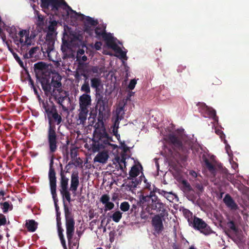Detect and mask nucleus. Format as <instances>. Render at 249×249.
I'll list each match as a JSON object with an SVG mask.
<instances>
[{
	"mask_svg": "<svg viewBox=\"0 0 249 249\" xmlns=\"http://www.w3.org/2000/svg\"><path fill=\"white\" fill-rule=\"evenodd\" d=\"M61 168L60 173V178L59 184V190L63 199L67 237L68 244L70 245L74 234L75 222L73 218L71 216V212L68 206L65 204L64 199H65L69 203L71 202V199L70 191H71L73 196H75L80 183L78 172L77 171L73 172L71 175L70 187L69 189L68 183L69 179L66 177L65 174V171L63 170L61 165Z\"/></svg>",
	"mask_w": 249,
	"mask_h": 249,
	"instance_id": "f257e3e1",
	"label": "nucleus"
},
{
	"mask_svg": "<svg viewBox=\"0 0 249 249\" xmlns=\"http://www.w3.org/2000/svg\"><path fill=\"white\" fill-rule=\"evenodd\" d=\"M49 126L47 133V139L51 153H54L57 149V136L56 132V124H59L62 121L61 116L58 114L57 110L47 115Z\"/></svg>",
	"mask_w": 249,
	"mask_h": 249,
	"instance_id": "f03ea898",
	"label": "nucleus"
},
{
	"mask_svg": "<svg viewBox=\"0 0 249 249\" xmlns=\"http://www.w3.org/2000/svg\"><path fill=\"white\" fill-rule=\"evenodd\" d=\"M95 127L92 138L93 150L99 151L108 145H112L110 143L113 142L112 137L107 133L104 123L95 124Z\"/></svg>",
	"mask_w": 249,
	"mask_h": 249,
	"instance_id": "7ed1b4c3",
	"label": "nucleus"
},
{
	"mask_svg": "<svg viewBox=\"0 0 249 249\" xmlns=\"http://www.w3.org/2000/svg\"><path fill=\"white\" fill-rule=\"evenodd\" d=\"M96 105L95 106V112L91 111L90 116L89 118L93 119L91 122L94 123L97 118L98 123L95 124L103 123V120L105 118L107 113V109L108 107V100L106 96H104L103 93L95 95Z\"/></svg>",
	"mask_w": 249,
	"mask_h": 249,
	"instance_id": "20e7f679",
	"label": "nucleus"
},
{
	"mask_svg": "<svg viewBox=\"0 0 249 249\" xmlns=\"http://www.w3.org/2000/svg\"><path fill=\"white\" fill-rule=\"evenodd\" d=\"M142 200L147 203L145 210L150 214L153 213V211H156V213H164L166 211L164 208V204L155 195L154 191H151L149 195L143 196Z\"/></svg>",
	"mask_w": 249,
	"mask_h": 249,
	"instance_id": "39448f33",
	"label": "nucleus"
},
{
	"mask_svg": "<svg viewBox=\"0 0 249 249\" xmlns=\"http://www.w3.org/2000/svg\"><path fill=\"white\" fill-rule=\"evenodd\" d=\"M106 26L104 25H98L94 30L96 37L98 39H103L107 45L113 50H116L117 45L114 41L113 36L110 33L106 32Z\"/></svg>",
	"mask_w": 249,
	"mask_h": 249,
	"instance_id": "423d86ee",
	"label": "nucleus"
},
{
	"mask_svg": "<svg viewBox=\"0 0 249 249\" xmlns=\"http://www.w3.org/2000/svg\"><path fill=\"white\" fill-rule=\"evenodd\" d=\"M188 214H190L192 217V213L189 211ZM188 221L189 225L195 230L199 231L201 233L205 235H209L212 232V230L210 226L201 218L194 216L192 219L188 218Z\"/></svg>",
	"mask_w": 249,
	"mask_h": 249,
	"instance_id": "0eeeda50",
	"label": "nucleus"
},
{
	"mask_svg": "<svg viewBox=\"0 0 249 249\" xmlns=\"http://www.w3.org/2000/svg\"><path fill=\"white\" fill-rule=\"evenodd\" d=\"M41 7L44 9L51 8L52 10L57 11L62 6H67L69 9H71L64 0H40Z\"/></svg>",
	"mask_w": 249,
	"mask_h": 249,
	"instance_id": "6e6552de",
	"label": "nucleus"
},
{
	"mask_svg": "<svg viewBox=\"0 0 249 249\" xmlns=\"http://www.w3.org/2000/svg\"><path fill=\"white\" fill-rule=\"evenodd\" d=\"M165 213H160L156 214L152 219L151 223L156 233L160 234L164 230L162 219Z\"/></svg>",
	"mask_w": 249,
	"mask_h": 249,
	"instance_id": "1a4fd4ad",
	"label": "nucleus"
},
{
	"mask_svg": "<svg viewBox=\"0 0 249 249\" xmlns=\"http://www.w3.org/2000/svg\"><path fill=\"white\" fill-rule=\"evenodd\" d=\"M63 91V90L62 89H53L52 97H53L56 102L61 106L63 110L65 111L67 110L68 109L67 107L64 105L63 102L65 99L70 100V99L69 98H68L66 96H63L61 95V93Z\"/></svg>",
	"mask_w": 249,
	"mask_h": 249,
	"instance_id": "9d476101",
	"label": "nucleus"
},
{
	"mask_svg": "<svg viewBox=\"0 0 249 249\" xmlns=\"http://www.w3.org/2000/svg\"><path fill=\"white\" fill-rule=\"evenodd\" d=\"M41 83L42 88L44 91L45 94L47 96L52 97L53 90H52V85L50 82L49 79L42 77L38 79Z\"/></svg>",
	"mask_w": 249,
	"mask_h": 249,
	"instance_id": "9b49d317",
	"label": "nucleus"
},
{
	"mask_svg": "<svg viewBox=\"0 0 249 249\" xmlns=\"http://www.w3.org/2000/svg\"><path fill=\"white\" fill-rule=\"evenodd\" d=\"M49 179L50 188L53 190L54 187H56V173L53 168V159L51 160L49 165Z\"/></svg>",
	"mask_w": 249,
	"mask_h": 249,
	"instance_id": "f8f14e48",
	"label": "nucleus"
},
{
	"mask_svg": "<svg viewBox=\"0 0 249 249\" xmlns=\"http://www.w3.org/2000/svg\"><path fill=\"white\" fill-rule=\"evenodd\" d=\"M49 101L41 100L42 107L44 110L46 116L50 114L57 110L56 106L53 101H51V97H49Z\"/></svg>",
	"mask_w": 249,
	"mask_h": 249,
	"instance_id": "ddd939ff",
	"label": "nucleus"
},
{
	"mask_svg": "<svg viewBox=\"0 0 249 249\" xmlns=\"http://www.w3.org/2000/svg\"><path fill=\"white\" fill-rule=\"evenodd\" d=\"M48 66L44 62L40 61L35 63L34 66V71L37 79L43 77L42 75L47 70Z\"/></svg>",
	"mask_w": 249,
	"mask_h": 249,
	"instance_id": "4468645a",
	"label": "nucleus"
},
{
	"mask_svg": "<svg viewBox=\"0 0 249 249\" xmlns=\"http://www.w3.org/2000/svg\"><path fill=\"white\" fill-rule=\"evenodd\" d=\"M55 35H51L50 34H47L46 40L43 44V47L46 50V52L49 53L54 49Z\"/></svg>",
	"mask_w": 249,
	"mask_h": 249,
	"instance_id": "2eb2a0df",
	"label": "nucleus"
},
{
	"mask_svg": "<svg viewBox=\"0 0 249 249\" xmlns=\"http://www.w3.org/2000/svg\"><path fill=\"white\" fill-rule=\"evenodd\" d=\"M90 85L92 89H95V95L103 93V84L99 77H94L90 79Z\"/></svg>",
	"mask_w": 249,
	"mask_h": 249,
	"instance_id": "dca6fc26",
	"label": "nucleus"
},
{
	"mask_svg": "<svg viewBox=\"0 0 249 249\" xmlns=\"http://www.w3.org/2000/svg\"><path fill=\"white\" fill-rule=\"evenodd\" d=\"M91 104V96L89 94H83L79 97L80 108L88 109Z\"/></svg>",
	"mask_w": 249,
	"mask_h": 249,
	"instance_id": "f3484780",
	"label": "nucleus"
},
{
	"mask_svg": "<svg viewBox=\"0 0 249 249\" xmlns=\"http://www.w3.org/2000/svg\"><path fill=\"white\" fill-rule=\"evenodd\" d=\"M70 10L72 13H74L75 15H77V16L80 18V19L81 20H85V21H84V23L91 25L93 27L96 26L98 24V20L96 19H94L92 18H91L89 16H86L84 15L81 13H78L76 12L75 11L73 10L71 8V9H70Z\"/></svg>",
	"mask_w": 249,
	"mask_h": 249,
	"instance_id": "a211bd4d",
	"label": "nucleus"
},
{
	"mask_svg": "<svg viewBox=\"0 0 249 249\" xmlns=\"http://www.w3.org/2000/svg\"><path fill=\"white\" fill-rule=\"evenodd\" d=\"M79 112L76 119L77 124L78 125L82 124L84 125L86 124L88 114L89 112V109L79 108Z\"/></svg>",
	"mask_w": 249,
	"mask_h": 249,
	"instance_id": "6ab92c4d",
	"label": "nucleus"
},
{
	"mask_svg": "<svg viewBox=\"0 0 249 249\" xmlns=\"http://www.w3.org/2000/svg\"><path fill=\"white\" fill-rule=\"evenodd\" d=\"M223 202L227 207L231 210H237L239 208L233 199L228 194L225 195L223 199Z\"/></svg>",
	"mask_w": 249,
	"mask_h": 249,
	"instance_id": "aec40b11",
	"label": "nucleus"
},
{
	"mask_svg": "<svg viewBox=\"0 0 249 249\" xmlns=\"http://www.w3.org/2000/svg\"><path fill=\"white\" fill-rule=\"evenodd\" d=\"M10 35L13 39L14 43L18 46V47H20L21 50H25V47L23 45L25 43H27V41H24V39H19L18 36L17 35L16 33H13L12 32Z\"/></svg>",
	"mask_w": 249,
	"mask_h": 249,
	"instance_id": "412c9836",
	"label": "nucleus"
},
{
	"mask_svg": "<svg viewBox=\"0 0 249 249\" xmlns=\"http://www.w3.org/2000/svg\"><path fill=\"white\" fill-rule=\"evenodd\" d=\"M62 77L59 74H55L53 76L51 84L52 86L53 87V89H61L62 83H61Z\"/></svg>",
	"mask_w": 249,
	"mask_h": 249,
	"instance_id": "4be33fe9",
	"label": "nucleus"
},
{
	"mask_svg": "<svg viewBox=\"0 0 249 249\" xmlns=\"http://www.w3.org/2000/svg\"><path fill=\"white\" fill-rule=\"evenodd\" d=\"M29 33V30H24L21 29L19 31L18 33V36L19 37V39H24L23 37L25 36V38L24 39V41H27V43H25V44H23L25 48L29 47L31 46V43L29 42H28V33Z\"/></svg>",
	"mask_w": 249,
	"mask_h": 249,
	"instance_id": "5701e85b",
	"label": "nucleus"
},
{
	"mask_svg": "<svg viewBox=\"0 0 249 249\" xmlns=\"http://www.w3.org/2000/svg\"><path fill=\"white\" fill-rule=\"evenodd\" d=\"M169 141L175 146L181 147L182 146V143L179 137L177 136L175 134H170L168 137Z\"/></svg>",
	"mask_w": 249,
	"mask_h": 249,
	"instance_id": "b1692460",
	"label": "nucleus"
},
{
	"mask_svg": "<svg viewBox=\"0 0 249 249\" xmlns=\"http://www.w3.org/2000/svg\"><path fill=\"white\" fill-rule=\"evenodd\" d=\"M108 158V155L106 152L99 153L94 158V160L100 163H106Z\"/></svg>",
	"mask_w": 249,
	"mask_h": 249,
	"instance_id": "393cba45",
	"label": "nucleus"
},
{
	"mask_svg": "<svg viewBox=\"0 0 249 249\" xmlns=\"http://www.w3.org/2000/svg\"><path fill=\"white\" fill-rule=\"evenodd\" d=\"M202 160L208 170L212 174L215 176L216 173V168L215 166L209 161V159L205 156H203Z\"/></svg>",
	"mask_w": 249,
	"mask_h": 249,
	"instance_id": "a878e982",
	"label": "nucleus"
},
{
	"mask_svg": "<svg viewBox=\"0 0 249 249\" xmlns=\"http://www.w3.org/2000/svg\"><path fill=\"white\" fill-rule=\"evenodd\" d=\"M38 224L35 220L31 219L26 221L25 227L30 232H34L37 228Z\"/></svg>",
	"mask_w": 249,
	"mask_h": 249,
	"instance_id": "bb28decb",
	"label": "nucleus"
},
{
	"mask_svg": "<svg viewBox=\"0 0 249 249\" xmlns=\"http://www.w3.org/2000/svg\"><path fill=\"white\" fill-rule=\"evenodd\" d=\"M139 179H135L134 180L133 178L132 179H131V181H128V182L126 183V187L130 190H132L133 189H135L137 186L141 183L142 180V177L141 176Z\"/></svg>",
	"mask_w": 249,
	"mask_h": 249,
	"instance_id": "cd10ccee",
	"label": "nucleus"
},
{
	"mask_svg": "<svg viewBox=\"0 0 249 249\" xmlns=\"http://www.w3.org/2000/svg\"><path fill=\"white\" fill-rule=\"evenodd\" d=\"M51 194L52 195V197L54 201L55 209L56 211V214H60V212L59 211V208L57 205L58 199L57 197L56 194V187H54L53 190L52 188H50Z\"/></svg>",
	"mask_w": 249,
	"mask_h": 249,
	"instance_id": "c85d7f7f",
	"label": "nucleus"
},
{
	"mask_svg": "<svg viewBox=\"0 0 249 249\" xmlns=\"http://www.w3.org/2000/svg\"><path fill=\"white\" fill-rule=\"evenodd\" d=\"M0 206L4 213H7L9 211H12L13 209V204L9 201L0 202Z\"/></svg>",
	"mask_w": 249,
	"mask_h": 249,
	"instance_id": "c756f323",
	"label": "nucleus"
},
{
	"mask_svg": "<svg viewBox=\"0 0 249 249\" xmlns=\"http://www.w3.org/2000/svg\"><path fill=\"white\" fill-rule=\"evenodd\" d=\"M37 14V20L36 25L37 27L38 28V30H40L41 31L43 29L44 26V17L41 15L39 12H36Z\"/></svg>",
	"mask_w": 249,
	"mask_h": 249,
	"instance_id": "7c9ffc66",
	"label": "nucleus"
},
{
	"mask_svg": "<svg viewBox=\"0 0 249 249\" xmlns=\"http://www.w3.org/2000/svg\"><path fill=\"white\" fill-rule=\"evenodd\" d=\"M159 193L163 196L170 202H173L176 195L173 194L172 192H168L162 190H159Z\"/></svg>",
	"mask_w": 249,
	"mask_h": 249,
	"instance_id": "2f4dec72",
	"label": "nucleus"
},
{
	"mask_svg": "<svg viewBox=\"0 0 249 249\" xmlns=\"http://www.w3.org/2000/svg\"><path fill=\"white\" fill-rule=\"evenodd\" d=\"M202 105L207 112L209 117L212 118L214 121H217L218 117L216 116L215 110L212 107L206 106L205 104H202Z\"/></svg>",
	"mask_w": 249,
	"mask_h": 249,
	"instance_id": "473e14b6",
	"label": "nucleus"
},
{
	"mask_svg": "<svg viewBox=\"0 0 249 249\" xmlns=\"http://www.w3.org/2000/svg\"><path fill=\"white\" fill-rule=\"evenodd\" d=\"M144 202L142 199L140 201H138L136 203L133 204L131 208V212L134 213L136 215L139 211V209L142 206V204Z\"/></svg>",
	"mask_w": 249,
	"mask_h": 249,
	"instance_id": "72a5a7b5",
	"label": "nucleus"
},
{
	"mask_svg": "<svg viewBox=\"0 0 249 249\" xmlns=\"http://www.w3.org/2000/svg\"><path fill=\"white\" fill-rule=\"evenodd\" d=\"M29 52V55L31 56L32 58L37 59L39 58V54H40L39 48L37 46L32 48Z\"/></svg>",
	"mask_w": 249,
	"mask_h": 249,
	"instance_id": "f704fd0d",
	"label": "nucleus"
},
{
	"mask_svg": "<svg viewBox=\"0 0 249 249\" xmlns=\"http://www.w3.org/2000/svg\"><path fill=\"white\" fill-rule=\"evenodd\" d=\"M139 174L140 170L139 167L136 165H133L129 171V177L128 178V179H132V178H135L139 175Z\"/></svg>",
	"mask_w": 249,
	"mask_h": 249,
	"instance_id": "c9c22d12",
	"label": "nucleus"
},
{
	"mask_svg": "<svg viewBox=\"0 0 249 249\" xmlns=\"http://www.w3.org/2000/svg\"><path fill=\"white\" fill-rule=\"evenodd\" d=\"M76 61L78 62V67L79 70H82L86 65L84 63L87 60V57L85 55L76 56Z\"/></svg>",
	"mask_w": 249,
	"mask_h": 249,
	"instance_id": "e433bc0d",
	"label": "nucleus"
},
{
	"mask_svg": "<svg viewBox=\"0 0 249 249\" xmlns=\"http://www.w3.org/2000/svg\"><path fill=\"white\" fill-rule=\"evenodd\" d=\"M124 112L123 107L117 108L115 111V119H118L119 120H122L124 119Z\"/></svg>",
	"mask_w": 249,
	"mask_h": 249,
	"instance_id": "4c0bfd02",
	"label": "nucleus"
},
{
	"mask_svg": "<svg viewBox=\"0 0 249 249\" xmlns=\"http://www.w3.org/2000/svg\"><path fill=\"white\" fill-rule=\"evenodd\" d=\"M57 22L55 20L51 21L48 26V31L47 34L54 35L55 31V27L57 25Z\"/></svg>",
	"mask_w": 249,
	"mask_h": 249,
	"instance_id": "58836bf2",
	"label": "nucleus"
},
{
	"mask_svg": "<svg viewBox=\"0 0 249 249\" xmlns=\"http://www.w3.org/2000/svg\"><path fill=\"white\" fill-rule=\"evenodd\" d=\"M81 91L84 92L85 93L89 94L90 93V88L89 83V81L85 80L84 84L81 87Z\"/></svg>",
	"mask_w": 249,
	"mask_h": 249,
	"instance_id": "ea45409f",
	"label": "nucleus"
},
{
	"mask_svg": "<svg viewBox=\"0 0 249 249\" xmlns=\"http://www.w3.org/2000/svg\"><path fill=\"white\" fill-rule=\"evenodd\" d=\"M122 213L120 211H116L111 216H110V218H112V220L116 223H118L120 221L122 217Z\"/></svg>",
	"mask_w": 249,
	"mask_h": 249,
	"instance_id": "a19ab883",
	"label": "nucleus"
},
{
	"mask_svg": "<svg viewBox=\"0 0 249 249\" xmlns=\"http://www.w3.org/2000/svg\"><path fill=\"white\" fill-rule=\"evenodd\" d=\"M93 26L87 24L86 23H83V30L84 32L88 34L89 36H92L93 35L94 30L92 28Z\"/></svg>",
	"mask_w": 249,
	"mask_h": 249,
	"instance_id": "79ce46f5",
	"label": "nucleus"
},
{
	"mask_svg": "<svg viewBox=\"0 0 249 249\" xmlns=\"http://www.w3.org/2000/svg\"><path fill=\"white\" fill-rule=\"evenodd\" d=\"M120 208L122 211L126 212L129 210L130 208V205L128 202L124 201L121 203Z\"/></svg>",
	"mask_w": 249,
	"mask_h": 249,
	"instance_id": "37998d69",
	"label": "nucleus"
},
{
	"mask_svg": "<svg viewBox=\"0 0 249 249\" xmlns=\"http://www.w3.org/2000/svg\"><path fill=\"white\" fill-rule=\"evenodd\" d=\"M110 200L109 196L107 194L102 195L100 198V201L103 204H105L107 203Z\"/></svg>",
	"mask_w": 249,
	"mask_h": 249,
	"instance_id": "c03bdc74",
	"label": "nucleus"
},
{
	"mask_svg": "<svg viewBox=\"0 0 249 249\" xmlns=\"http://www.w3.org/2000/svg\"><path fill=\"white\" fill-rule=\"evenodd\" d=\"M121 120H119L118 119H114V123H113V126L111 127V128H112V131H113V130H118L119 126V124H120V121Z\"/></svg>",
	"mask_w": 249,
	"mask_h": 249,
	"instance_id": "a18cd8bd",
	"label": "nucleus"
},
{
	"mask_svg": "<svg viewBox=\"0 0 249 249\" xmlns=\"http://www.w3.org/2000/svg\"><path fill=\"white\" fill-rule=\"evenodd\" d=\"M13 56L15 60L18 62L20 66L22 68H24V64L22 60L20 59V57L18 56V54L16 53H13Z\"/></svg>",
	"mask_w": 249,
	"mask_h": 249,
	"instance_id": "49530a36",
	"label": "nucleus"
},
{
	"mask_svg": "<svg viewBox=\"0 0 249 249\" xmlns=\"http://www.w3.org/2000/svg\"><path fill=\"white\" fill-rule=\"evenodd\" d=\"M7 219L6 216L2 213H0V227L6 224Z\"/></svg>",
	"mask_w": 249,
	"mask_h": 249,
	"instance_id": "de8ad7c7",
	"label": "nucleus"
},
{
	"mask_svg": "<svg viewBox=\"0 0 249 249\" xmlns=\"http://www.w3.org/2000/svg\"><path fill=\"white\" fill-rule=\"evenodd\" d=\"M114 207V204L113 202H110L109 201L105 204V210H111Z\"/></svg>",
	"mask_w": 249,
	"mask_h": 249,
	"instance_id": "09e8293b",
	"label": "nucleus"
},
{
	"mask_svg": "<svg viewBox=\"0 0 249 249\" xmlns=\"http://www.w3.org/2000/svg\"><path fill=\"white\" fill-rule=\"evenodd\" d=\"M69 49V47L67 43H63L61 46V50L64 54L67 55V52Z\"/></svg>",
	"mask_w": 249,
	"mask_h": 249,
	"instance_id": "8fccbe9b",
	"label": "nucleus"
},
{
	"mask_svg": "<svg viewBox=\"0 0 249 249\" xmlns=\"http://www.w3.org/2000/svg\"><path fill=\"white\" fill-rule=\"evenodd\" d=\"M227 226L230 229L232 230V231H237L234 222L233 221H230V222H228Z\"/></svg>",
	"mask_w": 249,
	"mask_h": 249,
	"instance_id": "3c124183",
	"label": "nucleus"
},
{
	"mask_svg": "<svg viewBox=\"0 0 249 249\" xmlns=\"http://www.w3.org/2000/svg\"><path fill=\"white\" fill-rule=\"evenodd\" d=\"M182 183L185 188L186 191H191L193 190L191 186L187 181L183 180Z\"/></svg>",
	"mask_w": 249,
	"mask_h": 249,
	"instance_id": "603ef678",
	"label": "nucleus"
},
{
	"mask_svg": "<svg viewBox=\"0 0 249 249\" xmlns=\"http://www.w3.org/2000/svg\"><path fill=\"white\" fill-rule=\"evenodd\" d=\"M137 82L136 80L135 79H132L130 81L129 85L128 86V88L129 89L132 90L134 89L136 85Z\"/></svg>",
	"mask_w": 249,
	"mask_h": 249,
	"instance_id": "864d4df0",
	"label": "nucleus"
},
{
	"mask_svg": "<svg viewBox=\"0 0 249 249\" xmlns=\"http://www.w3.org/2000/svg\"><path fill=\"white\" fill-rule=\"evenodd\" d=\"M215 133L219 136L221 139L222 140L223 138H225V134L223 132L219 129H215Z\"/></svg>",
	"mask_w": 249,
	"mask_h": 249,
	"instance_id": "5fc2aeb1",
	"label": "nucleus"
},
{
	"mask_svg": "<svg viewBox=\"0 0 249 249\" xmlns=\"http://www.w3.org/2000/svg\"><path fill=\"white\" fill-rule=\"evenodd\" d=\"M32 89H34V93L37 96L38 99V100H39V102L40 103V104L41 103V99L40 97V95L38 93V90H37V88L34 86V87H31Z\"/></svg>",
	"mask_w": 249,
	"mask_h": 249,
	"instance_id": "6e6d98bb",
	"label": "nucleus"
},
{
	"mask_svg": "<svg viewBox=\"0 0 249 249\" xmlns=\"http://www.w3.org/2000/svg\"><path fill=\"white\" fill-rule=\"evenodd\" d=\"M36 35L34 33H32L30 35V32L28 33V42H29L31 43V45H32V39H34V38L36 37Z\"/></svg>",
	"mask_w": 249,
	"mask_h": 249,
	"instance_id": "4d7b16f0",
	"label": "nucleus"
},
{
	"mask_svg": "<svg viewBox=\"0 0 249 249\" xmlns=\"http://www.w3.org/2000/svg\"><path fill=\"white\" fill-rule=\"evenodd\" d=\"M224 142L226 144L225 149H226V152H227V154L229 155H230L231 152V147L229 144H227V142L225 139H224Z\"/></svg>",
	"mask_w": 249,
	"mask_h": 249,
	"instance_id": "13d9d810",
	"label": "nucleus"
},
{
	"mask_svg": "<svg viewBox=\"0 0 249 249\" xmlns=\"http://www.w3.org/2000/svg\"><path fill=\"white\" fill-rule=\"evenodd\" d=\"M115 50H117L118 52L120 53L121 57L122 58H124V57H126L125 52L123 51L120 48H118V46Z\"/></svg>",
	"mask_w": 249,
	"mask_h": 249,
	"instance_id": "bf43d9fd",
	"label": "nucleus"
},
{
	"mask_svg": "<svg viewBox=\"0 0 249 249\" xmlns=\"http://www.w3.org/2000/svg\"><path fill=\"white\" fill-rule=\"evenodd\" d=\"M99 68L98 66H92L90 69V71L93 73L100 74L99 72Z\"/></svg>",
	"mask_w": 249,
	"mask_h": 249,
	"instance_id": "052dcab7",
	"label": "nucleus"
},
{
	"mask_svg": "<svg viewBox=\"0 0 249 249\" xmlns=\"http://www.w3.org/2000/svg\"><path fill=\"white\" fill-rule=\"evenodd\" d=\"M27 72V78H28V80L29 81V84L31 86V88L32 87H34L35 85H34V81L31 78L29 73L28 72Z\"/></svg>",
	"mask_w": 249,
	"mask_h": 249,
	"instance_id": "680f3d73",
	"label": "nucleus"
},
{
	"mask_svg": "<svg viewBox=\"0 0 249 249\" xmlns=\"http://www.w3.org/2000/svg\"><path fill=\"white\" fill-rule=\"evenodd\" d=\"M6 44L7 45V47L8 48V50L12 53V54L13 55V53H15L13 49H12V46L10 44V43L8 41H6Z\"/></svg>",
	"mask_w": 249,
	"mask_h": 249,
	"instance_id": "e2e57ef3",
	"label": "nucleus"
},
{
	"mask_svg": "<svg viewBox=\"0 0 249 249\" xmlns=\"http://www.w3.org/2000/svg\"><path fill=\"white\" fill-rule=\"evenodd\" d=\"M85 51L83 49H79L77 51L76 56H80L85 55Z\"/></svg>",
	"mask_w": 249,
	"mask_h": 249,
	"instance_id": "0e129e2a",
	"label": "nucleus"
},
{
	"mask_svg": "<svg viewBox=\"0 0 249 249\" xmlns=\"http://www.w3.org/2000/svg\"><path fill=\"white\" fill-rule=\"evenodd\" d=\"M102 45L101 42H96L94 44V47L96 50H100L101 49Z\"/></svg>",
	"mask_w": 249,
	"mask_h": 249,
	"instance_id": "69168bd1",
	"label": "nucleus"
},
{
	"mask_svg": "<svg viewBox=\"0 0 249 249\" xmlns=\"http://www.w3.org/2000/svg\"><path fill=\"white\" fill-rule=\"evenodd\" d=\"M120 144L124 152H126L127 150H129V148L126 145L124 142H121Z\"/></svg>",
	"mask_w": 249,
	"mask_h": 249,
	"instance_id": "338daca9",
	"label": "nucleus"
},
{
	"mask_svg": "<svg viewBox=\"0 0 249 249\" xmlns=\"http://www.w3.org/2000/svg\"><path fill=\"white\" fill-rule=\"evenodd\" d=\"M57 231H58V233L59 237L64 236V235L63 234V232L64 230L62 227L57 228Z\"/></svg>",
	"mask_w": 249,
	"mask_h": 249,
	"instance_id": "774afa93",
	"label": "nucleus"
}]
</instances>
